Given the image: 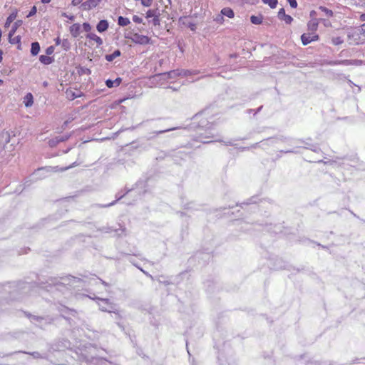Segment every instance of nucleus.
<instances>
[{
    "label": "nucleus",
    "mask_w": 365,
    "mask_h": 365,
    "mask_svg": "<svg viewBox=\"0 0 365 365\" xmlns=\"http://www.w3.org/2000/svg\"><path fill=\"white\" fill-rule=\"evenodd\" d=\"M81 282V279L72 275L61 277H49L45 281L39 279L40 287L45 289L47 292L55 294L60 292L65 294L71 292L72 285L74 283Z\"/></svg>",
    "instance_id": "nucleus-1"
},
{
    "label": "nucleus",
    "mask_w": 365,
    "mask_h": 365,
    "mask_svg": "<svg viewBox=\"0 0 365 365\" xmlns=\"http://www.w3.org/2000/svg\"><path fill=\"white\" fill-rule=\"evenodd\" d=\"M206 110L201 113H197L194 116V120H197V127L202 129L203 132H199L196 136L195 140L201 142L204 144L210 143L214 141H222L221 139L217 138V135L214 130L215 123L213 121L208 120Z\"/></svg>",
    "instance_id": "nucleus-2"
},
{
    "label": "nucleus",
    "mask_w": 365,
    "mask_h": 365,
    "mask_svg": "<svg viewBox=\"0 0 365 365\" xmlns=\"http://www.w3.org/2000/svg\"><path fill=\"white\" fill-rule=\"evenodd\" d=\"M30 288L29 283H20L19 287H14L10 284L0 286V301L16 300L21 298V294L26 293L23 290Z\"/></svg>",
    "instance_id": "nucleus-3"
},
{
    "label": "nucleus",
    "mask_w": 365,
    "mask_h": 365,
    "mask_svg": "<svg viewBox=\"0 0 365 365\" xmlns=\"http://www.w3.org/2000/svg\"><path fill=\"white\" fill-rule=\"evenodd\" d=\"M89 298L95 300L98 305L99 306L100 310L102 312H109V313H117V310L115 307V305L110 301L109 299L107 298H101L98 297Z\"/></svg>",
    "instance_id": "nucleus-4"
},
{
    "label": "nucleus",
    "mask_w": 365,
    "mask_h": 365,
    "mask_svg": "<svg viewBox=\"0 0 365 365\" xmlns=\"http://www.w3.org/2000/svg\"><path fill=\"white\" fill-rule=\"evenodd\" d=\"M126 38H130L133 43L140 45H146L150 43V38L145 35L138 33L133 34L131 36H125Z\"/></svg>",
    "instance_id": "nucleus-5"
},
{
    "label": "nucleus",
    "mask_w": 365,
    "mask_h": 365,
    "mask_svg": "<svg viewBox=\"0 0 365 365\" xmlns=\"http://www.w3.org/2000/svg\"><path fill=\"white\" fill-rule=\"evenodd\" d=\"M312 139L310 138H307L306 140L304 139H297V142L302 143L304 144L303 148L310 150L316 153H322V149L317 145V144H312L308 141H311Z\"/></svg>",
    "instance_id": "nucleus-6"
},
{
    "label": "nucleus",
    "mask_w": 365,
    "mask_h": 365,
    "mask_svg": "<svg viewBox=\"0 0 365 365\" xmlns=\"http://www.w3.org/2000/svg\"><path fill=\"white\" fill-rule=\"evenodd\" d=\"M188 155L189 153L184 150H174L171 155L175 163L180 164L188 157Z\"/></svg>",
    "instance_id": "nucleus-7"
},
{
    "label": "nucleus",
    "mask_w": 365,
    "mask_h": 365,
    "mask_svg": "<svg viewBox=\"0 0 365 365\" xmlns=\"http://www.w3.org/2000/svg\"><path fill=\"white\" fill-rule=\"evenodd\" d=\"M319 39V35L316 34L315 33H308V34H303L301 36V40L302 42V44L304 46H306L311 42L316 41Z\"/></svg>",
    "instance_id": "nucleus-8"
},
{
    "label": "nucleus",
    "mask_w": 365,
    "mask_h": 365,
    "mask_svg": "<svg viewBox=\"0 0 365 365\" xmlns=\"http://www.w3.org/2000/svg\"><path fill=\"white\" fill-rule=\"evenodd\" d=\"M74 164L75 163H73L72 165H70V166L64 168H61V169L58 168V166H55V167H52V166L42 167V168H40L37 169L35 171L34 173L36 175H38V174H39L40 172L51 173V172H57L58 170L63 171V170H68L69 168H73Z\"/></svg>",
    "instance_id": "nucleus-9"
},
{
    "label": "nucleus",
    "mask_w": 365,
    "mask_h": 365,
    "mask_svg": "<svg viewBox=\"0 0 365 365\" xmlns=\"http://www.w3.org/2000/svg\"><path fill=\"white\" fill-rule=\"evenodd\" d=\"M334 64H340L343 66H361L364 64V61L358 59H346L334 63Z\"/></svg>",
    "instance_id": "nucleus-10"
},
{
    "label": "nucleus",
    "mask_w": 365,
    "mask_h": 365,
    "mask_svg": "<svg viewBox=\"0 0 365 365\" xmlns=\"http://www.w3.org/2000/svg\"><path fill=\"white\" fill-rule=\"evenodd\" d=\"M102 0H87L82 3L81 8L83 10L87 11L96 7Z\"/></svg>",
    "instance_id": "nucleus-11"
},
{
    "label": "nucleus",
    "mask_w": 365,
    "mask_h": 365,
    "mask_svg": "<svg viewBox=\"0 0 365 365\" xmlns=\"http://www.w3.org/2000/svg\"><path fill=\"white\" fill-rule=\"evenodd\" d=\"M70 137H71V135H69V134L56 136L54 138L49 140V145L51 147L55 146L57 144H58L59 143L66 141L67 140L69 139Z\"/></svg>",
    "instance_id": "nucleus-12"
},
{
    "label": "nucleus",
    "mask_w": 365,
    "mask_h": 365,
    "mask_svg": "<svg viewBox=\"0 0 365 365\" xmlns=\"http://www.w3.org/2000/svg\"><path fill=\"white\" fill-rule=\"evenodd\" d=\"M277 16L280 20L284 21L287 24H290L293 21V18L285 14L284 8L279 10Z\"/></svg>",
    "instance_id": "nucleus-13"
},
{
    "label": "nucleus",
    "mask_w": 365,
    "mask_h": 365,
    "mask_svg": "<svg viewBox=\"0 0 365 365\" xmlns=\"http://www.w3.org/2000/svg\"><path fill=\"white\" fill-rule=\"evenodd\" d=\"M195 71H190V70H186V69H182V70H175V71H171L168 73L170 76H188L192 74H195Z\"/></svg>",
    "instance_id": "nucleus-14"
},
{
    "label": "nucleus",
    "mask_w": 365,
    "mask_h": 365,
    "mask_svg": "<svg viewBox=\"0 0 365 365\" xmlns=\"http://www.w3.org/2000/svg\"><path fill=\"white\" fill-rule=\"evenodd\" d=\"M108 21L106 19H102L97 24L96 29L98 32L103 33L108 30Z\"/></svg>",
    "instance_id": "nucleus-15"
},
{
    "label": "nucleus",
    "mask_w": 365,
    "mask_h": 365,
    "mask_svg": "<svg viewBox=\"0 0 365 365\" xmlns=\"http://www.w3.org/2000/svg\"><path fill=\"white\" fill-rule=\"evenodd\" d=\"M187 17L184 16V17H180L179 19V22L188 27L191 31H195L196 30V24L195 23H192V22H190V21H187Z\"/></svg>",
    "instance_id": "nucleus-16"
},
{
    "label": "nucleus",
    "mask_w": 365,
    "mask_h": 365,
    "mask_svg": "<svg viewBox=\"0 0 365 365\" xmlns=\"http://www.w3.org/2000/svg\"><path fill=\"white\" fill-rule=\"evenodd\" d=\"M319 23V19H313L310 20L307 24L308 30L312 33H314L317 29Z\"/></svg>",
    "instance_id": "nucleus-17"
},
{
    "label": "nucleus",
    "mask_w": 365,
    "mask_h": 365,
    "mask_svg": "<svg viewBox=\"0 0 365 365\" xmlns=\"http://www.w3.org/2000/svg\"><path fill=\"white\" fill-rule=\"evenodd\" d=\"M122 82V78L120 77L116 78L115 80L107 79L106 85L108 88L118 87Z\"/></svg>",
    "instance_id": "nucleus-18"
},
{
    "label": "nucleus",
    "mask_w": 365,
    "mask_h": 365,
    "mask_svg": "<svg viewBox=\"0 0 365 365\" xmlns=\"http://www.w3.org/2000/svg\"><path fill=\"white\" fill-rule=\"evenodd\" d=\"M129 190H128L124 194H120V192H118L116 195H115V197L116 199L115 200H113V202L108 203V204H106V205H98V207H109L110 206H113L114 205L118 200H120V199H122L126 193H128Z\"/></svg>",
    "instance_id": "nucleus-19"
},
{
    "label": "nucleus",
    "mask_w": 365,
    "mask_h": 365,
    "mask_svg": "<svg viewBox=\"0 0 365 365\" xmlns=\"http://www.w3.org/2000/svg\"><path fill=\"white\" fill-rule=\"evenodd\" d=\"M16 353H24L26 354H29V355L32 356L34 359H46L47 358V356L46 354H41L38 351L27 352V351H19L14 352V354H16Z\"/></svg>",
    "instance_id": "nucleus-20"
},
{
    "label": "nucleus",
    "mask_w": 365,
    "mask_h": 365,
    "mask_svg": "<svg viewBox=\"0 0 365 365\" xmlns=\"http://www.w3.org/2000/svg\"><path fill=\"white\" fill-rule=\"evenodd\" d=\"M81 25L79 24H74L70 26V33L72 36L77 37L80 34Z\"/></svg>",
    "instance_id": "nucleus-21"
},
{
    "label": "nucleus",
    "mask_w": 365,
    "mask_h": 365,
    "mask_svg": "<svg viewBox=\"0 0 365 365\" xmlns=\"http://www.w3.org/2000/svg\"><path fill=\"white\" fill-rule=\"evenodd\" d=\"M86 38L96 41L98 47L103 44L102 38L94 33H88L86 35Z\"/></svg>",
    "instance_id": "nucleus-22"
},
{
    "label": "nucleus",
    "mask_w": 365,
    "mask_h": 365,
    "mask_svg": "<svg viewBox=\"0 0 365 365\" xmlns=\"http://www.w3.org/2000/svg\"><path fill=\"white\" fill-rule=\"evenodd\" d=\"M17 14V10H14L9 14L5 22V27H9L11 25V24L16 19Z\"/></svg>",
    "instance_id": "nucleus-23"
},
{
    "label": "nucleus",
    "mask_w": 365,
    "mask_h": 365,
    "mask_svg": "<svg viewBox=\"0 0 365 365\" xmlns=\"http://www.w3.org/2000/svg\"><path fill=\"white\" fill-rule=\"evenodd\" d=\"M40 49H41V47H40V44L38 42L35 41V42L31 43L30 52L32 56H35L38 55V53L40 51Z\"/></svg>",
    "instance_id": "nucleus-24"
},
{
    "label": "nucleus",
    "mask_w": 365,
    "mask_h": 365,
    "mask_svg": "<svg viewBox=\"0 0 365 365\" xmlns=\"http://www.w3.org/2000/svg\"><path fill=\"white\" fill-rule=\"evenodd\" d=\"M39 61L44 65H49L54 61L53 57L48 56L47 55H41L39 56Z\"/></svg>",
    "instance_id": "nucleus-25"
},
{
    "label": "nucleus",
    "mask_w": 365,
    "mask_h": 365,
    "mask_svg": "<svg viewBox=\"0 0 365 365\" xmlns=\"http://www.w3.org/2000/svg\"><path fill=\"white\" fill-rule=\"evenodd\" d=\"M121 55V51L119 49L114 51V52L111 54H106L105 56V58L106 61L111 62L115 58L119 57Z\"/></svg>",
    "instance_id": "nucleus-26"
},
{
    "label": "nucleus",
    "mask_w": 365,
    "mask_h": 365,
    "mask_svg": "<svg viewBox=\"0 0 365 365\" xmlns=\"http://www.w3.org/2000/svg\"><path fill=\"white\" fill-rule=\"evenodd\" d=\"M220 13L222 16H225L230 19H232L235 16L234 11L230 7L223 8L221 10Z\"/></svg>",
    "instance_id": "nucleus-27"
},
{
    "label": "nucleus",
    "mask_w": 365,
    "mask_h": 365,
    "mask_svg": "<svg viewBox=\"0 0 365 365\" xmlns=\"http://www.w3.org/2000/svg\"><path fill=\"white\" fill-rule=\"evenodd\" d=\"M287 139L288 138L287 137L279 136V137L268 138L266 140H264H264L270 141L272 144H274V143H277L278 142H285ZM261 142H263V140H262Z\"/></svg>",
    "instance_id": "nucleus-28"
},
{
    "label": "nucleus",
    "mask_w": 365,
    "mask_h": 365,
    "mask_svg": "<svg viewBox=\"0 0 365 365\" xmlns=\"http://www.w3.org/2000/svg\"><path fill=\"white\" fill-rule=\"evenodd\" d=\"M21 20H17L14 24H13L11 29L10 30L9 33V37H11L14 35L18 28L22 24Z\"/></svg>",
    "instance_id": "nucleus-29"
},
{
    "label": "nucleus",
    "mask_w": 365,
    "mask_h": 365,
    "mask_svg": "<svg viewBox=\"0 0 365 365\" xmlns=\"http://www.w3.org/2000/svg\"><path fill=\"white\" fill-rule=\"evenodd\" d=\"M263 16L262 15L259 14L258 16H250V21L252 24L255 25H259L262 23Z\"/></svg>",
    "instance_id": "nucleus-30"
},
{
    "label": "nucleus",
    "mask_w": 365,
    "mask_h": 365,
    "mask_svg": "<svg viewBox=\"0 0 365 365\" xmlns=\"http://www.w3.org/2000/svg\"><path fill=\"white\" fill-rule=\"evenodd\" d=\"M66 93L67 95V98L70 100H74V99L81 96V93H76L71 89H67L66 91Z\"/></svg>",
    "instance_id": "nucleus-31"
},
{
    "label": "nucleus",
    "mask_w": 365,
    "mask_h": 365,
    "mask_svg": "<svg viewBox=\"0 0 365 365\" xmlns=\"http://www.w3.org/2000/svg\"><path fill=\"white\" fill-rule=\"evenodd\" d=\"M130 23V20L127 17L118 16V24L120 26H126Z\"/></svg>",
    "instance_id": "nucleus-32"
},
{
    "label": "nucleus",
    "mask_w": 365,
    "mask_h": 365,
    "mask_svg": "<svg viewBox=\"0 0 365 365\" xmlns=\"http://www.w3.org/2000/svg\"><path fill=\"white\" fill-rule=\"evenodd\" d=\"M25 315L31 320V322L36 321V322H41L44 319L43 317L33 315L28 312H24Z\"/></svg>",
    "instance_id": "nucleus-33"
},
{
    "label": "nucleus",
    "mask_w": 365,
    "mask_h": 365,
    "mask_svg": "<svg viewBox=\"0 0 365 365\" xmlns=\"http://www.w3.org/2000/svg\"><path fill=\"white\" fill-rule=\"evenodd\" d=\"M319 9L321 10L322 12H324L325 14V15L327 16V17H332L333 15H334V13L333 11L331 10V9H329L328 8L325 7V6H320L319 7Z\"/></svg>",
    "instance_id": "nucleus-34"
},
{
    "label": "nucleus",
    "mask_w": 365,
    "mask_h": 365,
    "mask_svg": "<svg viewBox=\"0 0 365 365\" xmlns=\"http://www.w3.org/2000/svg\"><path fill=\"white\" fill-rule=\"evenodd\" d=\"M264 4H268L271 9H275L278 1L277 0H262Z\"/></svg>",
    "instance_id": "nucleus-35"
},
{
    "label": "nucleus",
    "mask_w": 365,
    "mask_h": 365,
    "mask_svg": "<svg viewBox=\"0 0 365 365\" xmlns=\"http://www.w3.org/2000/svg\"><path fill=\"white\" fill-rule=\"evenodd\" d=\"M61 46L66 51H67L71 49V42L68 39L64 38L62 40Z\"/></svg>",
    "instance_id": "nucleus-36"
},
{
    "label": "nucleus",
    "mask_w": 365,
    "mask_h": 365,
    "mask_svg": "<svg viewBox=\"0 0 365 365\" xmlns=\"http://www.w3.org/2000/svg\"><path fill=\"white\" fill-rule=\"evenodd\" d=\"M26 101L25 102L26 107L31 106L34 101H33V96L31 93H29L26 95Z\"/></svg>",
    "instance_id": "nucleus-37"
},
{
    "label": "nucleus",
    "mask_w": 365,
    "mask_h": 365,
    "mask_svg": "<svg viewBox=\"0 0 365 365\" xmlns=\"http://www.w3.org/2000/svg\"><path fill=\"white\" fill-rule=\"evenodd\" d=\"M299 148H300V147H299V146H298V147H296L295 148H293V149H289V150H281L279 151V153H286V154H287V153H294V154H299V153H300V152H299V150H298Z\"/></svg>",
    "instance_id": "nucleus-38"
},
{
    "label": "nucleus",
    "mask_w": 365,
    "mask_h": 365,
    "mask_svg": "<svg viewBox=\"0 0 365 365\" xmlns=\"http://www.w3.org/2000/svg\"><path fill=\"white\" fill-rule=\"evenodd\" d=\"M21 36H16L14 38L11 37H9V42L11 43V44H18L21 42Z\"/></svg>",
    "instance_id": "nucleus-39"
},
{
    "label": "nucleus",
    "mask_w": 365,
    "mask_h": 365,
    "mask_svg": "<svg viewBox=\"0 0 365 365\" xmlns=\"http://www.w3.org/2000/svg\"><path fill=\"white\" fill-rule=\"evenodd\" d=\"M257 200H258L257 196H252L250 198H249L247 201L242 202V204L247 205H251V204H255V203L257 202Z\"/></svg>",
    "instance_id": "nucleus-40"
},
{
    "label": "nucleus",
    "mask_w": 365,
    "mask_h": 365,
    "mask_svg": "<svg viewBox=\"0 0 365 365\" xmlns=\"http://www.w3.org/2000/svg\"><path fill=\"white\" fill-rule=\"evenodd\" d=\"M344 42V39L340 36L333 37L331 38V43L335 45H340Z\"/></svg>",
    "instance_id": "nucleus-41"
},
{
    "label": "nucleus",
    "mask_w": 365,
    "mask_h": 365,
    "mask_svg": "<svg viewBox=\"0 0 365 365\" xmlns=\"http://www.w3.org/2000/svg\"><path fill=\"white\" fill-rule=\"evenodd\" d=\"M78 72L80 75H82V74L90 75L91 73V70L86 67H80L78 70Z\"/></svg>",
    "instance_id": "nucleus-42"
},
{
    "label": "nucleus",
    "mask_w": 365,
    "mask_h": 365,
    "mask_svg": "<svg viewBox=\"0 0 365 365\" xmlns=\"http://www.w3.org/2000/svg\"><path fill=\"white\" fill-rule=\"evenodd\" d=\"M153 26H159L160 24V19L158 17H153L152 20L149 21Z\"/></svg>",
    "instance_id": "nucleus-43"
},
{
    "label": "nucleus",
    "mask_w": 365,
    "mask_h": 365,
    "mask_svg": "<svg viewBox=\"0 0 365 365\" xmlns=\"http://www.w3.org/2000/svg\"><path fill=\"white\" fill-rule=\"evenodd\" d=\"M36 11H37L36 6H32L29 13L27 14L26 17L29 18V17L34 16L36 14Z\"/></svg>",
    "instance_id": "nucleus-44"
},
{
    "label": "nucleus",
    "mask_w": 365,
    "mask_h": 365,
    "mask_svg": "<svg viewBox=\"0 0 365 365\" xmlns=\"http://www.w3.org/2000/svg\"><path fill=\"white\" fill-rule=\"evenodd\" d=\"M83 26V29L86 31V32H90L91 30V26L89 23L88 22H85L82 25Z\"/></svg>",
    "instance_id": "nucleus-45"
},
{
    "label": "nucleus",
    "mask_w": 365,
    "mask_h": 365,
    "mask_svg": "<svg viewBox=\"0 0 365 365\" xmlns=\"http://www.w3.org/2000/svg\"><path fill=\"white\" fill-rule=\"evenodd\" d=\"M175 129H176L175 128H168V129H165V130H161L155 131L153 133L155 135H158V134L165 133H167V132H169V131H171V130H174Z\"/></svg>",
    "instance_id": "nucleus-46"
},
{
    "label": "nucleus",
    "mask_w": 365,
    "mask_h": 365,
    "mask_svg": "<svg viewBox=\"0 0 365 365\" xmlns=\"http://www.w3.org/2000/svg\"><path fill=\"white\" fill-rule=\"evenodd\" d=\"M54 52V46H50L46 49V54L47 56L51 55Z\"/></svg>",
    "instance_id": "nucleus-47"
},
{
    "label": "nucleus",
    "mask_w": 365,
    "mask_h": 365,
    "mask_svg": "<svg viewBox=\"0 0 365 365\" xmlns=\"http://www.w3.org/2000/svg\"><path fill=\"white\" fill-rule=\"evenodd\" d=\"M133 21L136 24H141L143 22V19L137 15H134L133 16Z\"/></svg>",
    "instance_id": "nucleus-48"
},
{
    "label": "nucleus",
    "mask_w": 365,
    "mask_h": 365,
    "mask_svg": "<svg viewBox=\"0 0 365 365\" xmlns=\"http://www.w3.org/2000/svg\"><path fill=\"white\" fill-rule=\"evenodd\" d=\"M215 21L217 23L222 24L224 21V17L222 14H219L215 17Z\"/></svg>",
    "instance_id": "nucleus-49"
},
{
    "label": "nucleus",
    "mask_w": 365,
    "mask_h": 365,
    "mask_svg": "<svg viewBox=\"0 0 365 365\" xmlns=\"http://www.w3.org/2000/svg\"><path fill=\"white\" fill-rule=\"evenodd\" d=\"M140 1H141V4L144 6H150L153 3V0H140Z\"/></svg>",
    "instance_id": "nucleus-50"
},
{
    "label": "nucleus",
    "mask_w": 365,
    "mask_h": 365,
    "mask_svg": "<svg viewBox=\"0 0 365 365\" xmlns=\"http://www.w3.org/2000/svg\"><path fill=\"white\" fill-rule=\"evenodd\" d=\"M287 1L289 4V5L292 8L295 9L297 7V0H287Z\"/></svg>",
    "instance_id": "nucleus-51"
},
{
    "label": "nucleus",
    "mask_w": 365,
    "mask_h": 365,
    "mask_svg": "<svg viewBox=\"0 0 365 365\" xmlns=\"http://www.w3.org/2000/svg\"><path fill=\"white\" fill-rule=\"evenodd\" d=\"M153 17H158L160 18V9H153Z\"/></svg>",
    "instance_id": "nucleus-52"
},
{
    "label": "nucleus",
    "mask_w": 365,
    "mask_h": 365,
    "mask_svg": "<svg viewBox=\"0 0 365 365\" xmlns=\"http://www.w3.org/2000/svg\"><path fill=\"white\" fill-rule=\"evenodd\" d=\"M153 15H154V14H153V9H149V10H148V11H147V12H146V16H145V17H146L147 19L153 18Z\"/></svg>",
    "instance_id": "nucleus-53"
},
{
    "label": "nucleus",
    "mask_w": 365,
    "mask_h": 365,
    "mask_svg": "<svg viewBox=\"0 0 365 365\" xmlns=\"http://www.w3.org/2000/svg\"><path fill=\"white\" fill-rule=\"evenodd\" d=\"M349 84L351 86H356L357 87V91L356 93H359L361 91V88L358 86H356L355 83H354L351 80H349L348 81Z\"/></svg>",
    "instance_id": "nucleus-54"
},
{
    "label": "nucleus",
    "mask_w": 365,
    "mask_h": 365,
    "mask_svg": "<svg viewBox=\"0 0 365 365\" xmlns=\"http://www.w3.org/2000/svg\"><path fill=\"white\" fill-rule=\"evenodd\" d=\"M83 1L82 0H72V4L73 6H78L79 4H82V2Z\"/></svg>",
    "instance_id": "nucleus-55"
},
{
    "label": "nucleus",
    "mask_w": 365,
    "mask_h": 365,
    "mask_svg": "<svg viewBox=\"0 0 365 365\" xmlns=\"http://www.w3.org/2000/svg\"><path fill=\"white\" fill-rule=\"evenodd\" d=\"M222 140L221 142H223L225 145H227V146L234 145L233 143L231 140H228V141H223L222 140Z\"/></svg>",
    "instance_id": "nucleus-56"
},
{
    "label": "nucleus",
    "mask_w": 365,
    "mask_h": 365,
    "mask_svg": "<svg viewBox=\"0 0 365 365\" xmlns=\"http://www.w3.org/2000/svg\"><path fill=\"white\" fill-rule=\"evenodd\" d=\"M309 16L312 18V19H315L314 17L317 16V11H315L314 10L311 11Z\"/></svg>",
    "instance_id": "nucleus-57"
},
{
    "label": "nucleus",
    "mask_w": 365,
    "mask_h": 365,
    "mask_svg": "<svg viewBox=\"0 0 365 365\" xmlns=\"http://www.w3.org/2000/svg\"><path fill=\"white\" fill-rule=\"evenodd\" d=\"M61 15H62V16L66 17V18H68V19H71V20H73V18H74V17H73V16H68V15L66 13H65V12L62 13V14H61Z\"/></svg>",
    "instance_id": "nucleus-58"
},
{
    "label": "nucleus",
    "mask_w": 365,
    "mask_h": 365,
    "mask_svg": "<svg viewBox=\"0 0 365 365\" xmlns=\"http://www.w3.org/2000/svg\"><path fill=\"white\" fill-rule=\"evenodd\" d=\"M55 43H56V45H60V44H61L62 41L61 40V38L59 37H57L55 39Z\"/></svg>",
    "instance_id": "nucleus-59"
},
{
    "label": "nucleus",
    "mask_w": 365,
    "mask_h": 365,
    "mask_svg": "<svg viewBox=\"0 0 365 365\" xmlns=\"http://www.w3.org/2000/svg\"><path fill=\"white\" fill-rule=\"evenodd\" d=\"M263 106H259V108H257L256 110H255V113H254V115H256L259 112L261 111V110L262 109Z\"/></svg>",
    "instance_id": "nucleus-60"
},
{
    "label": "nucleus",
    "mask_w": 365,
    "mask_h": 365,
    "mask_svg": "<svg viewBox=\"0 0 365 365\" xmlns=\"http://www.w3.org/2000/svg\"><path fill=\"white\" fill-rule=\"evenodd\" d=\"M99 280L101 281V284H103L104 286H106V287H108L109 286L108 283H107L104 280H103V279H101L100 278H99Z\"/></svg>",
    "instance_id": "nucleus-61"
},
{
    "label": "nucleus",
    "mask_w": 365,
    "mask_h": 365,
    "mask_svg": "<svg viewBox=\"0 0 365 365\" xmlns=\"http://www.w3.org/2000/svg\"><path fill=\"white\" fill-rule=\"evenodd\" d=\"M259 143H255V144H252V145L250 147V148H257V147H258V145H259Z\"/></svg>",
    "instance_id": "nucleus-62"
},
{
    "label": "nucleus",
    "mask_w": 365,
    "mask_h": 365,
    "mask_svg": "<svg viewBox=\"0 0 365 365\" xmlns=\"http://www.w3.org/2000/svg\"><path fill=\"white\" fill-rule=\"evenodd\" d=\"M360 20L362 21H365V13L361 14Z\"/></svg>",
    "instance_id": "nucleus-63"
},
{
    "label": "nucleus",
    "mask_w": 365,
    "mask_h": 365,
    "mask_svg": "<svg viewBox=\"0 0 365 365\" xmlns=\"http://www.w3.org/2000/svg\"><path fill=\"white\" fill-rule=\"evenodd\" d=\"M241 151L248 150L250 147H241L239 148Z\"/></svg>",
    "instance_id": "nucleus-64"
}]
</instances>
